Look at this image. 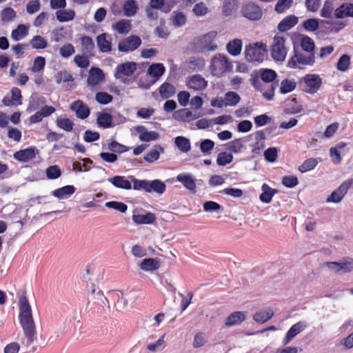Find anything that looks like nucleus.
<instances>
[{
  "label": "nucleus",
  "mask_w": 353,
  "mask_h": 353,
  "mask_svg": "<svg viewBox=\"0 0 353 353\" xmlns=\"http://www.w3.org/2000/svg\"><path fill=\"white\" fill-rule=\"evenodd\" d=\"M30 44L32 46V48L36 50L44 49L48 46L46 40L39 35L34 36L30 40Z\"/></svg>",
  "instance_id": "49530a36"
},
{
  "label": "nucleus",
  "mask_w": 353,
  "mask_h": 353,
  "mask_svg": "<svg viewBox=\"0 0 353 353\" xmlns=\"http://www.w3.org/2000/svg\"><path fill=\"white\" fill-rule=\"evenodd\" d=\"M244 148L243 141L241 139H237L228 143V149L234 153L241 152Z\"/></svg>",
  "instance_id": "864d4df0"
},
{
  "label": "nucleus",
  "mask_w": 353,
  "mask_h": 353,
  "mask_svg": "<svg viewBox=\"0 0 353 353\" xmlns=\"http://www.w3.org/2000/svg\"><path fill=\"white\" fill-rule=\"evenodd\" d=\"M108 149L112 152L123 153L128 151L129 148L117 142L116 141H112L108 144Z\"/></svg>",
  "instance_id": "13d9d810"
},
{
  "label": "nucleus",
  "mask_w": 353,
  "mask_h": 353,
  "mask_svg": "<svg viewBox=\"0 0 353 353\" xmlns=\"http://www.w3.org/2000/svg\"><path fill=\"white\" fill-rule=\"evenodd\" d=\"M172 21L175 27H181L186 22V16L182 12H173Z\"/></svg>",
  "instance_id": "09e8293b"
},
{
  "label": "nucleus",
  "mask_w": 353,
  "mask_h": 353,
  "mask_svg": "<svg viewBox=\"0 0 353 353\" xmlns=\"http://www.w3.org/2000/svg\"><path fill=\"white\" fill-rule=\"evenodd\" d=\"M299 19L294 14H290L285 17L279 23L277 28L280 32H286L297 24Z\"/></svg>",
  "instance_id": "aec40b11"
},
{
  "label": "nucleus",
  "mask_w": 353,
  "mask_h": 353,
  "mask_svg": "<svg viewBox=\"0 0 353 353\" xmlns=\"http://www.w3.org/2000/svg\"><path fill=\"white\" fill-rule=\"evenodd\" d=\"M38 152L39 151L35 147L29 148L16 152L14 154V158L21 162H28L34 159Z\"/></svg>",
  "instance_id": "f8f14e48"
},
{
  "label": "nucleus",
  "mask_w": 353,
  "mask_h": 353,
  "mask_svg": "<svg viewBox=\"0 0 353 353\" xmlns=\"http://www.w3.org/2000/svg\"><path fill=\"white\" fill-rule=\"evenodd\" d=\"M75 15V12L72 10H63L56 12L57 19L61 23L73 20Z\"/></svg>",
  "instance_id": "ea45409f"
},
{
  "label": "nucleus",
  "mask_w": 353,
  "mask_h": 353,
  "mask_svg": "<svg viewBox=\"0 0 353 353\" xmlns=\"http://www.w3.org/2000/svg\"><path fill=\"white\" fill-rule=\"evenodd\" d=\"M28 34V30L26 26L20 24L12 31L11 37L14 41H17L24 38Z\"/></svg>",
  "instance_id": "37998d69"
},
{
  "label": "nucleus",
  "mask_w": 353,
  "mask_h": 353,
  "mask_svg": "<svg viewBox=\"0 0 353 353\" xmlns=\"http://www.w3.org/2000/svg\"><path fill=\"white\" fill-rule=\"evenodd\" d=\"M45 103V100L42 97H32L30 101V104L28 107L27 110L29 112H33L39 108L41 105Z\"/></svg>",
  "instance_id": "8fccbe9b"
},
{
  "label": "nucleus",
  "mask_w": 353,
  "mask_h": 353,
  "mask_svg": "<svg viewBox=\"0 0 353 353\" xmlns=\"http://www.w3.org/2000/svg\"><path fill=\"white\" fill-rule=\"evenodd\" d=\"M334 17L336 19L353 17V3H343L334 10Z\"/></svg>",
  "instance_id": "4468645a"
},
{
  "label": "nucleus",
  "mask_w": 353,
  "mask_h": 353,
  "mask_svg": "<svg viewBox=\"0 0 353 353\" xmlns=\"http://www.w3.org/2000/svg\"><path fill=\"white\" fill-rule=\"evenodd\" d=\"M165 184L159 179L153 181H148L147 192H154L157 194H161L165 190Z\"/></svg>",
  "instance_id": "bb28decb"
},
{
  "label": "nucleus",
  "mask_w": 353,
  "mask_h": 353,
  "mask_svg": "<svg viewBox=\"0 0 353 353\" xmlns=\"http://www.w3.org/2000/svg\"><path fill=\"white\" fill-rule=\"evenodd\" d=\"M112 28L119 34H127L132 29V24L130 20L121 19L112 25Z\"/></svg>",
  "instance_id": "72a5a7b5"
},
{
  "label": "nucleus",
  "mask_w": 353,
  "mask_h": 353,
  "mask_svg": "<svg viewBox=\"0 0 353 353\" xmlns=\"http://www.w3.org/2000/svg\"><path fill=\"white\" fill-rule=\"evenodd\" d=\"M296 88V83L293 80L284 79L281 83L280 92L286 94L293 91Z\"/></svg>",
  "instance_id": "3c124183"
},
{
  "label": "nucleus",
  "mask_w": 353,
  "mask_h": 353,
  "mask_svg": "<svg viewBox=\"0 0 353 353\" xmlns=\"http://www.w3.org/2000/svg\"><path fill=\"white\" fill-rule=\"evenodd\" d=\"M136 131L139 134V139L141 141H151L157 140L159 137V133L154 131L148 132L143 125H138L135 128Z\"/></svg>",
  "instance_id": "a211bd4d"
},
{
  "label": "nucleus",
  "mask_w": 353,
  "mask_h": 353,
  "mask_svg": "<svg viewBox=\"0 0 353 353\" xmlns=\"http://www.w3.org/2000/svg\"><path fill=\"white\" fill-rule=\"evenodd\" d=\"M105 75L101 69L92 67L88 74L87 83L88 86L94 88L103 81Z\"/></svg>",
  "instance_id": "9b49d317"
},
{
  "label": "nucleus",
  "mask_w": 353,
  "mask_h": 353,
  "mask_svg": "<svg viewBox=\"0 0 353 353\" xmlns=\"http://www.w3.org/2000/svg\"><path fill=\"white\" fill-rule=\"evenodd\" d=\"M350 64V57L347 54H343L337 63V69L340 71L345 72L348 70Z\"/></svg>",
  "instance_id": "052dcab7"
},
{
  "label": "nucleus",
  "mask_w": 353,
  "mask_h": 353,
  "mask_svg": "<svg viewBox=\"0 0 353 353\" xmlns=\"http://www.w3.org/2000/svg\"><path fill=\"white\" fill-rule=\"evenodd\" d=\"M173 116L175 119L181 120L185 122H188L199 117V115L193 114L188 108H183L176 111Z\"/></svg>",
  "instance_id": "393cba45"
},
{
  "label": "nucleus",
  "mask_w": 353,
  "mask_h": 353,
  "mask_svg": "<svg viewBox=\"0 0 353 353\" xmlns=\"http://www.w3.org/2000/svg\"><path fill=\"white\" fill-rule=\"evenodd\" d=\"M210 68L214 74H222L230 70L232 65L225 55L219 54L212 59Z\"/></svg>",
  "instance_id": "20e7f679"
},
{
  "label": "nucleus",
  "mask_w": 353,
  "mask_h": 353,
  "mask_svg": "<svg viewBox=\"0 0 353 353\" xmlns=\"http://www.w3.org/2000/svg\"><path fill=\"white\" fill-rule=\"evenodd\" d=\"M112 297L117 299L115 306L117 310L124 309L128 304V299L125 296V294L121 290H114L112 292Z\"/></svg>",
  "instance_id": "4c0bfd02"
},
{
  "label": "nucleus",
  "mask_w": 353,
  "mask_h": 353,
  "mask_svg": "<svg viewBox=\"0 0 353 353\" xmlns=\"http://www.w3.org/2000/svg\"><path fill=\"white\" fill-rule=\"evenodd\" d=\"M57 125L59 128L67 131L70 132L73 129L74 123L69 119H57Z\"/></svg>",
  "instance_id": "e2e57ef3"
},
{
  "label": "nucleus",
  "mask_w": 353,
  "mask_h": 353,
  "mask_svg": "<svg viewBox=\"0 0 353 353\" xmlns=\"http://www.w3.org/2000/svg\"><path fill=\"white\" fill-rule=\"evenodd\" d=\"M165 68L162 63H153L149 66L148 74L158 79L163 74Z\"/></svg>",
  "instance_id": "79ce46f5"
},
{
  "label": "nucleus",
  "mask_w": 353,
  "mask_h": 353,
  "mask_svg": "<svg viewBox=\"0 0 353 353\" xmlns=\"http://www.w3.org/2000/svg\"><path fill=\"white\" fill-rule=\"evenodd\" d=\"M46 173L48 179H56L61 176V171L58 165H54L48 167L46 170Z\"/></svg>",
  "instance_id": "680f3d73"
},
{
  "label": "nucleus",
  "mask_w": 353,
  "mask_h": 353,
  "mask_svg": "<svg viewBox=\"0 0 353 353\" xmlns=\"http://www.w3.org/2000/svg\"><path fill=\"white\" fill-rule=\"evenodd\" d=\"M132 221L137 224H150L156 221V216L152 212L133 214Z\"/></svg>",
  "instance_id": "b1692460"
},
{
  "label": "nucleus",
  "mask_w": 353,
  "mask_h": 353,
  "mask_svg": "<svg viewBox=\"0 0 353 353\" xmlns=\"http://www.w3.org/2000/svg\"><path fill=\"white\" fill-rule=\"evenodd\" d=\"M75 190L76 188L73 185H68L52 191V194L61 199L72 194L75 192Z\"/></svg>",
  "instance_id": "c9c22d12"
},
{
  "label": "nucleus",
  "mask_w": 353,
  "mask_h": 353,
  "mask_svg": "<svg viewBox=\"0 0 353 353\" xmlns=\"http://www.w3.org/2000/svg\"><path fill=\"white\" fill-rule=\"evenodd\" d=\"M81 50L83 54L88 57L94 56V43L91 37L83 36L81 38Z\"/></svg>",
  "instance_id": "412c9836"
},
{
  "label": "nucleus",
  "mask_w": 353,
  "mask_h": 353,
  "mask_svg": "<svg viewBox=\"0 0 353 353\" xmlns=\"http://www.w3.org/2000/svg\"><path fill=\"white\" fill-rule=\"evenodd\" d=\"M242 12L245 18L253 21L260 19L263 14L261 8L253 3L245 5L242 9Z\"/></svg>",
  "instance_id": "9d476101"
},
{
  "label": "nucleus",
  "mask_w": 353,
  "mask_h": 353,
  "mask_svg": "<svg viewBox=\"0 0 353 353\" xmlns=\"http://www.w3.org/2000/svg\"><path fill=\"white\" fill-rule=\"evenodd\" d=\"M70 109L76 113L78 118L81 119L87 118L90 114L89 108L80 100L73 102L70 105Z\"/></svg>",
  "instance_id": "ddd939ff"
},
{
  "label": "nucleus",
  "mask_w": 353,
  "mask_h": 353,
  "mask_svg": "<svg viewBox=\"0 0 353 353\" xmlns=\"http://www.w3.org/2000/svg\"><path fill=\"white\" fill-rule=\"evenodd\" d=\"M215 36L216 33L214 32H209L203 36V37L201 39V43L203 44V51H214L217 49L216 45L211 43Z\"/></svg>",
  "instance_id": "c756f323"
},
{
  "label": "nucleus",
  "mask_w": 353,
  "mask_h": 353,
  "mask_svg": "<svg viewBox=\"0 0 353 353\" xmlns=\"http://www.w3.org/2000/svg\"><path fill=\"white\" fill-rule=\"evenodd\" d=\"M112 117L110 113L107 112H98L97 113V123L99 126L103 128H108L113 126Z\"/></svg>",
  "instance_id": "473e14b6"
},
{
  "label": "nucleus",
  "mask_w": 353,
  "mask_h": 353,
  "mask_svg": "<svg viewBox=\"0 0 353 353\" xmlns=\"http://www.w3.org/2000/svg\"><path fill=\"white\" fill-rule=\"evenodd\" d=\"M122 8L124 15L131 17L137 14L139 8L134 0H127L124 2Z\"/></svg>",
  "instance_id": "7c9ffc66"
},
{
  "label": "nucleus",
  "mask_w": 353,
  "mask_h": 353,
  "mask_svg": "<svg viewBox=\"0 0 353 353\" xmlns=\"http://www.w3.org/2000/svg\"><path fill=\"white\" fill-rule=\"evenodd\" d=\"M261 79L265 83L272 82L276 77V73L271 69H264L261 72Z\"/></svg>",
  "instance_id": "5fc2aeb1"
},
{
  "label": "nucleus",
  "mask_w": 353,
  "mask_h": 353,
  "mask_svg": "<svg viewBox=\"0 0 353 353\" xmlns=\"http://www.w3.org/2000/svg\"><path fill=\"white\" fill-rule=\"evenodd\" d=\"M319 21L317 19H308L303 21V27L307 31L314 32L319 28Z\"/></svg>",
  "instance_id": "603ef678"
},
{
  "label": "nucleus",
  "mask_w": 353,
  "mask_h": 353,
  "mask_svg": "<svg viewBox=\"0 0 353 353\" xmlns=\"http://www.w3.org/2000/svg\"><path fill=\"white\" fill-rule=\"evenodd\" d=\"M352 183V179H348L343 182L340 186L334 191H333L332 194L326 199V202L334 203H340L347 194Z\"/></svg>",
  "instance_id": "423d86ee"
},
{
  "label": "nucleus",
  "mask_w": 353,
  "mask_h": 353,
  "mask_svg": "<svg viewBox=\"0 0 353 353\" xmlns=\"http://www.w3.org/2000/svg\"><path fill=\"white\" fill-rule=\"evenodd\" d=\"M326 266L336 274H343L353 271V259L344 258L339 262H326Z\"/></svg>",
  "instance_id": "39448f33"
},
{
  "label": "nucleus",
  "mask_w": 353,
  "mask_h": 353,
  "mask_svg": "<svg viewBox=\"0 0 353 353\" xmlns=\"http://www.w3.org/2000/svg\"><path fill=\"white\" fill-rule=\"evenodd\" d=\"M159 93L161 97L164 99H168L172 97L175 92L176 89L175 87L169 83H163L159 88Z\"/></svg>",
  "instance_id": "e433bc0d"
},
{
  "label": "nucleus",
  "mask_w": 353,
  "mask_h": 353,
  "mask_svg": "<svg viewBox=\"0 0 353 353\" xmlns=\"http://www.w3.org/2000/svg\"><path fill=\"white\" fill-rule=\"evenodd\" d=\"M163 152V147L160 145H155L152 150L144 156L143 159L148 163H153L159 158L160 154Z\"/></svg>",
  "instance_id": "2f4dec72"
},
{
  "label": "nucleus",
  "mask_w": 353,
  "mask_h": 353,
  "mask_svg": "<svg viewBox=\"0 0 353 353\" xmlns=\"http://www.w3.org/2000/svg\"><path fill=\"white\" fill-rule=\"evenodd\" d=\"M265 45L262 43H256L246 46L245 49V57L249 62H261L265 56Z\"/></svg>",
  "instance_id": "7ed1b4c3"
},
{
  "label": "nucleus",
  "mask_w": 353,
  "mask_h": 353,
  "mask_svg": "<svg viewBox=\"0 0 353 353\" xmlns=\"http://www.w3.org/2000/svg\"><path fill=\"white\" fill-rule=\"evenodd\" d=\"M307 327L305 322L299 321L293 325L288 331L285 337L283 339V345H287L294 337L302 332Z\"/></svg>",
  "instance_id": "2eb2a0df"
},
{
  "label": "nucleus",
  "mask_w": 353,
  "mask_h": 353,
  "mask_svg": "<svg viewBox=\"0 0 353 353\" xmlns=\"http://www.w3.org/2000/svg\"><path fill=\"white\" fill-rule=\"evenodd\" d=\"M140 268L144 271H152L159 267V262L154 259H145L139 265Z\"/></svg>",
  "instance_id": "c03bdc74"
},
{
  "label": "nucleus",
  "mask_w": 353,
  "mask_h": 353,
  "mask_svg": "<svg viewBox=\"0 0 353 353\" xmlns=\"http://www.w3.org/2000/svg\"><path fill=\"white\" fill-rule=\"evenodd\" d=\"M108 181L117 188L124 190H130L132 188L131 182L124 176H115L109 178Z\"/></svg>",
  "instance_id": "5701e85b"
},
{
  "label": "nucleus",
  "mask_w": 353,
  "mask_h": 353,
  "mask_svg": "<svg viewBox=\"0 0 353 353\" xmlns=\"http://www.w3.org/2000/svg\"><path fill=\"white\" fill-rule=\"evenodd\" d=\"M233 160V155L225 152H220L218 154L216 163L219 165H225L231 163Z\"/></svg>",
  "instance_id": "4d7b16f0"
},
{
  "label": "nucleus",
  "mask_w": 353,
  "mask_h": 353,
  "mask_svg": "<svg viewBox=\"0 0 353 353\" xmlns=\"http://www.w3.org/2000/svg\"><path fill=\"white\" fill-rule=\"evenodd\" d=\"M285 39L279 35L274 37L271 48V55L273 59L276 62H283L285 59L288 50L285 45Z\"/></svg>",
  "instance_id": "f03ea898"
},
{
  "label": "nucleus",
  "mask_w": 353,
  "mask_h": 353,
  "mask_svg": "<svg viewBox=\"0 0 353 353\" xmlns=\"http://www.w3.org/2000/svg\"><path fill=\"white\" fill-rule=\"evenodd\" d=\"M95 99L99 103L105 105L110 103L113 97L107 92H99L96 94Z\"/></svg>",
  "instance_id": "69168bd1"
},
{
  "label": "nucleus",
  "mask_w": 353,
  "mask_h": 353,
  "mask_svg": "<svg viewBox=\"0 0 353 353\" xmlns=\"http://www.w3.org/2000/svg\"><path fill=\"white\" fill-rule=\"evenodd\" d=\"M174 143L182 152H188L190 150V141L185 137L179 136L176 137L174 139Z\"/></svg>",
  "instance_id": "a19ab883"
},
{
  "label": "nucleus",
  "mask_w": 353,
  "mask_h": 353,
  "mask_svg": "<svg viewBox=\"0 0 353 353\" xmlns=\"http://www.w3.org/2000/svg\"><path fill=\"white\" fill-rule=\"evenodd\" d=\"M136 69L137 64L134 62H125L119 64L116 68L114 77L124 82V78L132 75Z\"/></svg>",
  "instance_id": "6e6552de"
},
{
  "label": "nucleus",
  "mask_w": 353,
  "mask_h": 353,
  "mask_svg": "<svg viewBox=\"0 0 353 353\" xmlns=\"http://www.w3.org/2000/svg\"><path fill=\"white\" fill-rule=\"evenodd\" d=\"M89 57L87 55L83 54L79 55L77 54L74 58V61L77 65L78 67L81 68H86L90 65Z\"/></svg>",
  "instance_id": "338daca9"
},
{
  "label": "nucleus",
  "mask_w": 353,
  "mask_h": 353,
  "mask_svg": "<svg viewBox=\"0 0 353 353\" xmlns=\"http://www.w3.org/2000/svg\"><path fill=\"white\" fill-rule=\"evenodd\" d=\"M214 147V142L210 139H204L200 144V150L205 155L210 154Z\"/></svg>",
  "instance_id": "bf43d9fd"
},
{
  "label": "nucleus",
  "mask_w": 353,
  "mask_h": 353,
  "mask_svg": "<svg viewBox=\"0 0 353 353\" xmlns=\"http://www.w3.org/2000/svg\"><path fill=\"white\" fill-rule=\"evenodd\" d=\"M274 316L272 310L270 307L263 311H259L253 315L254 321L259 323H264L270 320Z\"/></svg>",
  "instance_id": "c85d7f7f"
},
{
  "label": "nucleus",
  "mask_w": 353,
  "mask_h": 353,
  "mask_svg": "<svg viewBox=\"0 0 353 353\" xmlns=\"http://www.w3.org/2000/svg\"><path fill=\"white\" fill-rule=\"evenodd\" d=\"M226 49L232 56L240 54L242 49V41L239 39H234L230 41L227 44Z\"/></svg>",
  "instance_id": "f704fd0d"
},
{
  "label": "nucleus",
  "mask_w": 353,
  "mask_h": 353,
  "mask_svg": "<svg viewBox=\"0 0 353 353\" xmlns=\"http://www.w3.org/2000/svg\"><path fill=\"white\" fill-rule=\"evenodd\" d=\"M225 106H235L241 100L240 96L235 92L229 91L224 96Z\"/></svg>",
  "instance_id": "a18cd8bd"
},
{
  "label": "nucleus",
  "mask_w": 353,
  "mask_h": 353,
  "mask_svg": "<svg viewBox=\"0 0 353 353\" xmlns=\"http://www.w3.org/2000/svg\"><path fill=\"white\" fill-rule=\"evenodd\" d=\"M246 319V314L244 312H234L231 313L225 320L224 324L226 327H231L239 325Z\"/></svg>",
  "instance_id": "f3484780"
},
{
  "label": "nucleus",
  "mask_w": 353,
  "mask_h": 353,
  "mask_svg": "<svg viewBox=\"0 0 353 353\" xmlns=\"http://www.w3.org/2000/svg\"><path fill=\"white\" fill-rule=\"evenodd\" d=\"M1 20L9 22L16 17V12L12 8H6L1 11Z\"/></svg>",
  "instance_id": "774afa93"
},
{
  "label": "nucleus",
  "mask_w": 353,
  "mask_h": 353,
  "mask_svg": "<svg viewBox=\"0 0 353 353\" xmlns=\"http://www.w3.org/2000/svg\"><path fill=\"white\" fill-rule=\"evenodd\" d=\"M141 44V39L136 35H130L119 43L120 52H128L137 49Z\"/></svg>",
  "instance_id": "0eeeda50"
},
{
  "label": "nucleus",
  "mask_w": 353,
  "mask_h": 353,
  "mask_svg": "<svg viewBox=\"0 0 353 353\" xmlns=\"http://www.w3.org/2000/svg\"><path fill=\"white\" fill-rule=\"evenodd\" d=\"M176 180L181 182L186 189L195 192L196 187L195 180L190 174H180L177 175Z\"/></svg>",
  "instance_id": "4be33fe9"
},
{
  "label": "nucleus",
  "mask_w": 353,
  "mask_h": 353,
  "mask_svg": "<svg viewBox=\"0 0 353 353\" xmlns=\"http://www.w3.org/2000/svg\"><path fill=\"white\" fill-rule=\"evenodd\" d=\"M107 34L102 33L97 37V43L101 52H110L112 50L111 41L107 39Z\"/></svg>",
  "instance_id": "a878e982"
},
{
  "label": "nucleus",
  "mask_w": 353,
  "mask_h": 353,
  "mask_svg": "<svg viewBox=\"0 0 353 353\" xmlns=\"http://www.w3.org/2000/svg\"><path fill=\"white\" fill-rule=\"evenodd\" d=\"M187 85L190 89L201 90L207 87L208 82L201 75L195 74L190 77Z\"/></svg>",
  "instance_id": "6ab92c4d"
},
{
  "label": "nucleus",
  "mask_w": 353,
  "mask_h": 353,
  "mask_svg": "<svg viewBox=\"0 0 353 353\" xmlns=\"http://www.w3.org/2000/svg\"><path fill=\"white\" fill-rule=\"evenodd\" d=\"M304 82L310 88L307 92L315 93L321 85V79L316 74H307L304 77Z\"/></svg>",
  "instance_id": "dca6fc26"
},
{
  "label": "nucleus",
  "mask_w": 353,
  "mask_h": 353,
  "mask_svg": "<svg viewBox=\"0 0 353 353\" xmlns=\"http://www.w3.org/2000/svg\"><path fill=\"white\" fill-rule=\"evenodd\" d=\"M318 163L316 159L310 158L305 160L299 167V170L301 172H305L307 171L314 169Z\"/></svg>",
  "instance_id": "6e6d98bb"
},
{
  "label": "nucleus",
  "mask_w": 353,
  "mask_h": 353,
  "mask_svg": "<svg viewBox=\"0 0 353 353\" xmlns=\"http://www.w3.org/2000/svg\"><path fill=\"white\" fill-rule=\"evenodd\" d=\"M19 322L23 329V335L19 341L23 348L29 352H34L36 346L34 345L37 341L36 326L32 318L30 305L25 296H21L19 300Z\"/></svg>",
  "instance_id": "f257e3e1"
},
{
  "label": "nucleus",
  "mask_w": 353,
  "mask_h": 353,
  "mask_svg": "<svg viewBox=\"0 0 353 353\" xmlns=\"http://www.w3.org/2000/svg\"><path fill=\"white\" fill-rule=\"evenodd\" d=\"M262 194L260 195V200L265 203H269L272 201V196L277 193L278 190L271 188L268 184L263 183L262 187Z\"/></svg>",
  "instance_id": "cd10ccee"
},
{
  "label": "nucleus",
  "mask_w": 353,
  "mask_h": 353,
  "mask_svg": "<svg viewBox=\"0 0 353 353\" xmlns=\"http://www.w3.org/2000/svg\"><path fill=\"white\" fill-rule=\"evenodd\" d=\"M315 61L314 54H309L307 56L295 51L294 55L289 60L288 66L292 68H296L299 65H312Z\"/></svg>",
  "instance_id": "1a4fd4ad"
},
{
  "label": "nucleus",
  "mask_w": 353,
  "mask_h": 353,
  "mask_svg": "<svg viewBox=\"0 0 353 353\" xmlns=\"http://www.w3.org/2000/svg\"><path fill=\"white\" fill-rule=\"evenodd\" d=\"M301 46L303 50L309 52V54H314V43L311 38L307 36H304L301 39Z\"/></svg>",
  "instance_id": "de8ad7c7"
},
{
  "label": "nucleus",
  "mask_w": 353,
  "mask_h": 353,
  "mask_svg": "<svg viewBox=\"0 0 353 353\" xmlns=\"http://www.w3.org/2000/svg\"><path fill=\"white\" fill-rule=\"evenodd\" d=\"M334 0H326L324 2L323 8L321 10L320 15L321 17L331 19L332 13L334 12Z\"/></svg>",
  "instance_id": "58836bf2"
},
{
  "label": "nucleus",
  "mask_w": 353,
  "mask_h": 353,
  "mask_svg": "<svg viewBox=\"0 0 353 353\" xmlns=\"http://www.w3.org/2000/svg\"><path fill=\"white\" fill-rule=\"evenodd\" d=\"M293 3V0H279L275 6V11L277 13H282L289 9Z\"/></svg>",
  "instance_id": "0e129e2a"
}]
</instances>
